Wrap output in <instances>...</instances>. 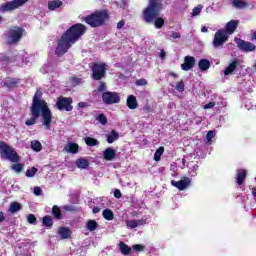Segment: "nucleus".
Segmentation results:
<instances>
[{
	"label": "nucleus",
	"mask_w": 256,
	"mask_h": 256,
	"mask_svg": "<svg viewBox=\"0 0 256 256\" xmlns=\"http://www.w3.org/2000/svg\"><path fill=\"white\" fill-rule=\"evenodd\" d=\"M41 95H43V93L39 90L34 94L30 106V118L25 121V125H27V127L36 125L37 119L42 117L44 129L49 131L51 130V123H53V112H51V108H49L47 101L41 99Z\"/></svg>",
	"instance_id": "obj_1"
},
{
	"label": "nucleus",
	"mask_w": 256,
	"mask_h": 256,
	"mask_svg": "<svg viewBox=\"0 0 256 256\" xmlns=\"http://www.w3.org/2000/svg\"><path fill=\"white\" fill-rule=\"evenodd\" d=\"M87 33L85 24L76 23L70 26L60 37L55 53L58 57H63L76 42Z\"/></svg>",
	"instance_id": "obj_2"
},
{
	"label": "nucleus",
	"mask_w": 256,
	"mask_h": 256,
	"mask_svg": "<svg viewBox=\"0 0 256 256\" xmlns=\"http://www.w3.org/2000/svg\"><path fill=\"white\" fill-rule=\"evenodd\" d=\"M163 9V0H149L148 6L142 12L145 23H154L156 29L165 25V19L159 17Z\"/></svg>",
	"instance_id": "obj_3"
},
{
	"label": "nucleus",
	"mask_w": 256,
	"mask_h": 256,
	"mask_svg": "<svg viewBox=\"0 0 256 256\" xmlns=\"http://www.w3.org/2000/svg\"><path fill=\"white\" fill-rule=\"evenodd\" d=\"M109 17V11L96 10L94 13L84 17L83 21L93 29H97V27H104V25L107 24Z\"/></svg>",
	"instance_id": "obj_4"
},
{
	"label": "nucleus",
	"mask_w": 256,
	"mask_h": 256,
	"mask_svg": "<svg viewBox=\"0 0 256 256\" xmlns=\"http://www.w3.org/2000/svg\"><path fill=\"white\" fill-rule=\"evenodd\" d=\"M0 155L2 159H7L11 161V163H19L21 161V157L15 149L11 148L9 144L4 141H0Z\"/></svg>",
	"instance_id": "obj_5"
},
{
	"label": "nucleus",
	"mask_w": 256,
	"mask_h": 256,
	"mask_svg": "<svg viewBox=\"0 0 256 256\" xmlns=\"http://www.w3.org/2000/svg\"><path fill=\"white\" fill-rule=\"evenodd\" d=\"M92 71L91 78L94 81H101L107 75V64L105 62H94L89 64Z\"/></svg>",
	"instance_id": "obj_6"
},
{
	"label": "nucleus",
	"mask_w": 256,
	"mask_h": 256,
	"mask_svg": "<svg viewBox=\"0 0 256 256\" xmlns=\"http://www.w3.org/2000/svg\"><path fill=\"white\" fill-rule=\"evenodd\" d=\"M25 30L19 26H15L8 31V45H15L21 41Z\"/></svg>",
	"instance_id": "obj_7"
},
{
	"label": "nucleus",
	"mask_w": 256,
	"mask_h": 256,
	"mask_svg": "<svg viewBox=\"0 0 256 256\" xmlns=\"http://www.w3.org/2000/svg\"><path fill=\"white\" fill-rule=\"evenodd\" d=\"M56 107L58 111H73V98L59 96L57 98Z\"/></svg>",
	"instance_id": "obj_8"
},
{
	"label": "nucleus",
	"mask_w": 256,
	"mask_h": 256,
	"mask_svg": "<svg viewBox=\"0 0 256 256\" xmlns=\"http://www.w3.org/2000/svg\"><path fill=\"white\" fill-rule=\"evenodd\" d=\"M29 0H12L9 2H5L1 5L0 10L3 13H7L9 11H15V9H19V7H23L25 3Z\"/></svg>",
	"instance_id": "obj_9"
},
{
	"label": "nucleus",
	"mask_w": 256,
	"mask_h": 256,
	"mask_svg": "<svg viewBox=\"0 0 256 256\" xmlns=\"http://www.w3.org/2000/svg\"><path fill=\"white\" fill-rule=\"evenodd\" d=\"M234 41L240 51H243V53H253V51H256V46L252 42L245 41L241 38H234Z\"/></svg>",
	"instance_id": "obj_10"
},
{
	"label": "nucleus",
	"mask_w": 256,
	"mask_h": 256,
	"mask_svg": "<svg viewBox=\"0 0 256 256\" xmlns=\"http://www.w3.org/2000/svg\"><path fill=\"white\" fill-rule=\"evenodd\" d=\"M102 101L105 105H115L121 101V96L117 92L106 91L102 93Z\"/></svg>",
	"instance_id": "obj_11"
},
{
	"label": "nucleus",
	"mask_w": 256,
	"mask_h": 256,
	"mask_svg": "<svg viewBox=\"0 0 256 256\" xmlns=\"http://www.w3.org/2000/svg\"><path fill=\"white\" fill-rule=\"evenodd\" d=\"M227 39H229V35L225 33V30L223 29L218 30L214 35L213 47H215L216 49L218 47H223V45L227 43Z\"/></svg>",
	"instance_id": "obj_12"
},
{
	"label": "nucleus",
	"mask_w": 256,
	"mask_h": 256,
	"mask_svg": "<svg viewBox=\"0 0 256 256\" xmlns=\"http://www.w3.org/2000/svg\"><path fill=\"white\" fill-rule=\"evenodd\" d=\"M171 185L176 187L179 191H185V189L191 185V179L189 177H184L180 181L171 180Z\"/></svg>",
	"instance_id": "obj_13"
},
{
	"label": "nucleus",
	"mask_w": 256,
	"mask_h": 256,
	"mask_svg": "<svg viewBox=\"0 0 256 256\" xmlns=\"http://www.w3.org/2000/svg\"><path fill=\"white\" fill-rule=\"evenodd\" d=\"M239 20H230L229 22L226 23L225 25V33H227L228 35H233V33H235V31H237V27H239Z\"/></svg>",
	"instance_id": "obj_14"
},
{
	"label": "nucleus",
	"mask_w": 256,
	"mask_h": 256,
	"mask_svg": "<svg viewBox=\"0 0 256 256\" xmlns=\"http://www.w3.org/2000/svg\"><path fill=\"white\" fill-rule=\"evenodd\" d=\"M195 67V57L186 56L184 57V63L181 64L182 71H191Z\"/></svg>",
	"instance_id": "obj_15"
},
{
	"label": "nucleus",
	"mask_w": 256,
	"mask_h": 256,
	"mask_svg": "<svg viewBox=\"0 0 256 256\" xmlns=\"http://www.w3.org/2000/svg\"><path fill=\"white\" fill-rule=\"evenodd\" d=\"M117 157V152L112 147H108L103 151L104 161H113Z\"/></svg>",
	"instance_id": "obj_16"
},
{
	"label": "nucleus",
	"mask_w": 256,
	"mask_h": 256,
	"mask_svg": "<svg viewBox=\"0 0 256 256\" xmlns=\"http://www.w3.org/2000/svg\"><path fill=\"white\" fill-rule=\"evenodd\" d=\"M245 179H247V170L245 169H238L236 171V183L237 185L241 186L245 183Z\"/></svg>",
	"instance_id": "obj_17"
},
{
	"label": "nucleus",
	"mask_w": 256,
	"mask_h": 256,
	"mask_svg": "<svg viewBox=\"0 0 256 256\" xmlns=\"http://www.w3.org/2000/svg\"><path fill=\"white\" fill-rule=\"evenodd\" d=\"M19 83H21V79L19 78H8L4 81L3 86L6 87V89H15L18 87Z\"/></svg>",
	"instance_id": "obj_18"
},
{
	"label": "nucleus",
	"mask_w": 256,
	"mask_h": 256,
	"mask_svg": "<svg viewBox=\"0 0 256 256\" xmlns=\"http://www.w3.org/2000/svg\"><path fill=\"white\" fill-rule=\"evenodd\" d=\"M237 67H239V60L238 59H234L229 65L228 67L224 70V75H232L233 71L237 70Z\"/></svg>",
	"instance_id": "obj_19"
},
{
	"label": "nucleus",
	"mask_w": 256,
	"mask_h": 256,
	"mask_svg": "<svg viewBox=\"0 0 256 256\" xmlns=\"http://www.w3.org/2000/svg\"><path fill=\"white\" fill-rule=\"evenodd\" d=\"M126 105L130 109H137V107H139L137 97H135V95H129L126 100Z\"/></svg>",
	"instance_id": "obj_20"
},
{
	"label": "nucleus",
	"mask_w": 256,
	"mask_h": 256,
	"mask_svg": "<svg viewBox=\"0 0 256 256\" xmlns=\"http://www.w3.org/2000/svg\"><path fill=\"white\" fill-rule=\"evenodd\" d=\"M73 232H71V229L68 227L61 226L58 229V234L60 235L61 239H71V235Z\"/></svg>",
	"instance_id": "obj_21"
},
{
	"label": "nucleus",
	"mask_w": 256,
	"mask_h": 256,
	"mask_svg": "<svg viewBox=\"0 0 256 256\" xmlns=\"http://www.w3.org/2000/svg\"><path fill=\"white\" fill-rule=\"evenodd\" d=\"M89 160H87L86 158H78L76 160V167H78V169H89Z\"/></svg>",
	"instance_id": "obj_22"
},
{
	"label": "nucleus",
	"mask_w": 256,
	"mask_h": 256,
	"mask_svg": "<svg viewBox=\"0 0 256 256\" xmlns=\"http://www.w3.org/2000/svg\"><path fill=\"white\" fill-rule=\"evenodd\" d=\"M63 7V2L61 0H52L48 2L49 11H55V9H59Z\"/></svg>",
	"instance_id": "obj_23"
},
{
	"label": "nucleus",
	"mask_w": 256,
	"mask_h": 256,
	"mask_svg": "<svg viewBox=\"0 0 256 256\" xmlns=\"http://www.w3.org/2000/svg\"><path fill=\"white\" fill-rule=\"evenodd\" d=\"M200 71H208L211 68V62L207 59H200L198 62Z\"/></svg>",
	"instance_id": "obj_24"
},
{
	"label": "nucleus",
	"mask_w": 256,
	"mask_h": 256,
	"mask_svg": "<svg viewBox=\"0 0 256 256\" xmlns=\"http://www.w3.org/2000/svg\"><path fill=\"white\" fill-rule=\"evenodd\" d=\"M52 215L54 219H56V221H61V219H63V213L61 212V208H59V206L57 205H54L52 207Z\"/></svg>",
	"instance_id": "obj_25"
},
{
	"label": "nucleus",
	"mask_w": 256,
	"mask_h": 256,
	"mask_svg": "<svg viewBox=\"0 0 256 256\" xmlns=\"http://www.w3.org/2000/svg\"><path fill=\"white\" fill-rule=\"evenodd\" d=\"M107 143H115L119 139V132L112 130L108 135H106Z\"/></svg>",
	"instance_id": "obj_26"
},
{
	"label": "nucleus",
	"mask_w": 256,
	"mask_h": 256,
	"mask_svg": "<svg viewBox=\"0 0 256 256\" xmlns=\"http://www.w3.org/2000/svg\"><path fill=\"white\" fill-rule=\"evenodd\" d=\"M139 225H143V220H127L126 221V227H128V229H137Z\"/></svg>",
	"instance_id": "obj_27"
},
{
	"label": "nucleus",
	"mask_w": 256,
	"mask_h": 256,
	"mask_svg": "<svg viewBox=\"0 0 256 256\" xmlns=\"http://www.w3.org/2000/svg\"><path fill=\"white\" fill-rule=\"evenodd\" d=\"M42 223L47 229H53V217L46 215L42 218Z\"/></svg>",
	"instance_id": "obj_28"
},
{
	"label": "nucleus",
	"mask_w": 256,
	"mask_h": 256,
	"mask_svg": "<svg viewBox=\"0 0 256 256\" xmlns=\"http://www.w3.org/2000/svg\"><path fill=\"white\" fill-rule=\"evenodd\" d=\"M86 229L90 232L96 231V229H99V224L95 220H88L86 223Z\"/></svg>",
	"instance_id": "obj_29"
},
{
	"label": "nucleus",
	"mask_w": 256,
	"mask_h": 256,
	"mask_svg": "<svg viewBox=\"0 0 256 256\" xmlns=\"http://www.w3.org/2000/svg\"><path fill=\"white\" fill-rule=\"evenodd\" d=\"M22 206L19 202H12L9 206V213L15 214L17 211H21Z\"/></svg>",
	"instance_id": "obj_30"
},
{
	"label": "nucleus",
	"mask_w": 256,
	"mask_h": 256,
	"mask_svg": "<svg viewBox=\"0 0 256 256\" xmlns=\"http://www.w3.org/2000/svg\"><path fill=\"white\" fill-rule=\"evenodd\" d=\"M232 6L235 7V9H245L249 4L243 0H233Z\"/></svg>",
	"instance_id": "obj_31"
},
{
	"label": "nucleus",
	"mask_w": 256,
	"mask_h": 256,
	"mask_svg": "<svg viewBox=\"0 0 256 256\" xmlns=\"http://www.w3.org/2000/svg\"><path fill=\"white\" fill-rule=\"evenodd\" d=\"M102 215L106 221H113L115 219V214H113V210L111 209L103 210Z\"/></svg>",
	"instance_id": "obj_32"
},
{
	"label": "nucleus",
	"mask_w": 256,
	"mask_h": 256,
	"mask_svg": "<svg viewBox=\"0 0 256 256\" xmlns=\"http://www.w3.org/2000/svg\"><path fill=\"white\" fill-rule=\"evenodd\" d=\"M66 151L74 155L75 153H79V144L71 142L70 144H68V147H66Z\"/></svg>",
	"instance_id": "obj_33"
},
{
	"label": "nucleus",
	"mask_w": 256,
	"mask_h": 256,
	"mask_svg": "<svg viewBox=\"0 0 256 256\" xmlns=\"http://www.w3.org/2000/svg\"><path fill=\"white\" fill-rule=\"evenodd\" d=\"M119 247L122 255H131V247L125 244V242H120Z\"/></svg>",
	"instance_id": "obj_34"
},
{
	"label": "nucleus",
	"mask_w": 256,
	"mask_h": 256,
	"mask_svg": "<svg viewBox=\"0 0 256 256\" xmlns=\"http://www.w3.org/2000/svg\"><path fill=\"white\" fill-rule=\"evenodd\" d=\"M31 149L36 153H39V151L43 149V145L41 144V142H39V140H33L31 141Z\"/></svg>",
	"instance_id": "obj_35"
},
{
	"label": "nucleus",
	"mask_w": 256,
	"mask_h": 256,
	"mask_svg": "<svg viewBox=\"0 0 256 256\" xmlns=\"http://www.w3.org/2000/svg\"><path fill=\"white\" fill-rule=\"evenodd\" d=\"M165 153V147L160 146L154 153V161H161V156Z\"/></svg>",
	"instance_id": "obj_36"
},
{
	"label": "nucleus",
	"mask_w": 256,
	"mask_h": 256,
	"mask_svg": "<svg viewBox=\"0 0 256 256\" xmlns=\"http://www.w3.org/2000/svg\"><path fill=\"white\" fill-rule=\"evenodd\" d=\"M85 143L88 147H95V146L99 145V140H97L95 138H91V137H86Z\"/></svg>",
	"instance_id": "obj_37"
},
{
	"label": "nucleus",
	"mask_w": 256,
	"mask_h": 256,
	"mask_svg": "<svg viewBox=\"0 0 256 256\" xmlns=\"http://www.w3.org/2000/svg\"><path fill=\"white\" fill-rule=\"evenodd\" d=\"M15 164H12L11 169L12 171H15L16 173H21L23 171V168L25 167V164L14 162Z\"/></svg>",
	"instance_id": "obj_38"
},
{
	"label": "nucleus",
	"mask_w": 256,
	"mask_h": 256,
	"mask_svg": "<svg viewBox=\"0 0 256 256\" xmlns=\"http://www.w3.org/2000/svg\"><path fill=\"white\" fill-rule=\"evenodd\" d=\"M176 91L179 93H183V91H185V82L183 80L176 83Z\"/></svg>",
	"instance_id": "obj_39"
},
{
	"label": "nucleus",
	"mask_w": 256,
	"mask_h": 256,
	"mask_svg": "<svg viewBox=\"0 0 256 256\" xmlns=\"http://www.w3.org/2000/svg\"><path fill=\"white\" fill-rule=\"evenodd\" d=\"M149 82L147 81V79L142 78V79H138L135 82V85H137V87H145L146 85H148Z\"/></svg>",
	"instance_id": "obj_40"
},
{
	"label": "nucleus",
	"mask_w": 256,
	"mask_h": 256,
	"mask_svg": "<svg viewBox=\"0 0 256 256\" xmlns=\"http://www.w3.org/2000/svg\"><path fill=\"white\" fill-rule=\"evenodd\" d=\"M37 168L36 167H32L31 169H28L26 171V177H35L36 173H37Z\"/></svg>",
	"instance_id": "obj_41"
},
{
	"label": "nucleus",
	"mask_w": 256,
	"mask_h": 256,
	"mask_svg": "<svg viewBox=\"0 0 256 256\" xmlns=\"http://www.w3.org/2000/svg\"><path fill=\"white\" fill-rule=\"evenodd\" d=\"M97 120L101 125H107V116H105V114H99Z\"/></svg>",
	"instance_id": "obj_42"
},
{
	"label": "nucleus",
	"mask_w": 256,
	"mask_h": 256,
	"mask_svg": "<svg viewBox=\"0 0 256 256\" xmlns=\"http://www.w3.org/2000/svg\"><path fill=\"white\" fill-rule=\"evenodd\" d=\"M27 221L30 223V225H35V223H37V217H35L34 214H29L27 216Z\"/></svg>",
	"instance_id": "obj_43"
},
{
	"label": "nucleus",
	"mask_w": 256,
	"mask_h": 256,
	"mask_svg": "<svg viewBox=\"0 0 256 256\" xmlns=\"http://www.w3.org/2000/svg\"><path fill=\"white\" fill-rule=\"evenodd\" d=\"M203 9V6L202 5H198L197 7H195L193 10H192V15L193 17H196V15H199L201 13Z\"/></svg>",
	"instance_id": "obj_44"
},
{
	"label": "nucleus",
	"mask_w": 256,
	"mask_h": 256,
	"mask_svg": "<svg viewBox=\"0 0 256 256\" xmlns=\"http://www.w3.org/2000/svg\"><path fill=\"white\" fill-rule=\"evenodd\" d=\"M98 91H99V93H103V92L107 91V84H105V82L101 81L100 85L98 87Z\"/></svg>",
	"instance_id": "obj_45"
},
{
	"label": "nucleus",
	"mask_w": 256,
	"mask_h": 256,
	"mask_svg": "<svg viewBox=\"0 0 256 256\" xmlns=\"http://www.w3.org/2000/svg\"><path fill=\"white\" fill-rule=\"evenodd\" d=\"M213 137H215V131H208L207 135H206V139L207 141H211L213 139Z\"/></svg>",
	"instance_id": "obj_46"
},
{
	"label": "nucleus",
	"mask_w": 256,
	"mask_h": 256,
	"mask_svg": "<svg viewBox=\"0 0 256 256\" xmlns=\"http://www.w3.org/2000/svg\"><path fill=\"white\" fill-rule=\"evenodd\" d=\"M43 193V190L41 189V187L36 186L34 187V195H36V197H39V195H41Z\"/></svg>",
	"instance_id": "obj_47"
},
{
	"label": "nucleus",
	"mask_w": 256,
	"mask_h": 256,
	"mask_svg": "<svg viewBox=\"0 0 256 256\" xmlns=\"http://www.w3.org/2000/svg\"><path fill=\"white\" fill-rule=\"evenodd\" d=\"M134 251H143V249H145V246L141 245V244H135L133 246Z\"/></svg>",
	"instance_id": "obj_48"
},
{
	"label": "nucleus",
	"mask_w": 256,
	"mask_h": 256,
	"mask_svg": "<svg viewBox=\"0 0 256 256\" xmlns=\"http://www.w3.org/2000/svg\"><path fill=\"white\" fill-rule=\"evenodd\" d=\"M122 196H123V195L121 194V190L116 189V190L114 191V197H115L116 199H121Z\"/></svg>",
	"instance_id": "obj_49"
},
{
	"label": "nucleus",
	"mask_w": 256,
	"mask_h": 256,
	"mask_svg": "<svg viewBox=\"0 0 256 256\" xmlns=\"http://www.w3.org/2000/svg\"><path fill=\"white\" fill-rule=\"evenodd\" d=\"M171 37H172V39H181V33H179V32H172Z\"/></svg>",
	"instance_id": "obj_50"
},
{
	"label": "nucleus",
	"mask_w": 256,
	"mask_h": 256,
	"mask_svg": "<svg viewBox=\"0 0 256 256\" xmlns=\"http://www.w3.org/2000/svg\"><path fill=\"white\" fill-rule=\"evenodd\" d=\"M123 27H125V20H120L117 23V29H123Z\"/></svg>",
	"instance_id": "obj_51"
},
{
	"label": "nucleus",
	"mask_w": 256,
	"mask_h": 256,
	"mask_svg": "<svg viewBox=\"0 0 256 256\" xmlns=\"http://www.w3.org/2000/svg\"><path fill=\"white\" fill-rule=\"evenodd\" d=\"M213 107H215V103H214V102H210V103H208V104H206V105L204 106V109H211V108H213Z\"/></svg>",
	"instance_id": "obj_52"
},
{
	"label": "nucleus",
	"mask_w": 256,
	"mask_h": 256,
	"mask_svg": "<svg viewBox=\"0 0 256 256\" xmlns=\"http://www.w3.org/2000/svg\"><path fill=\"white\" fill-rule=\"evenodd\" d=\"M160 57H161V59H166V58H167V54L165 53V50H164V49H162V50L160 51Z\"/></svg>",
	"instance_id": "obj_53"
},
{
	"label": "nucleus",
	"mask_w": 256,
	"mask_h": 256,
	"mask_svg": "<svg viewBox=\"0 0 256 256\" xmlns=\"http://www.w3.org/2000/svg\"><path fill=\"white\" fill-rule=\"evenodd\" d=\"M65 211H75L76 208L73 206H64Z\"/></svg>",
	"instance_id": "obj_54"
},
{
	"label": "nucleus",
	"mask_w": 256,
	"mask_h": 256,
	"mask_svg": "<svg viewBox=\"0 0 256 256\" xmlns=\"http://www.w3.org/2000/svg\"><path fill=\"white\" fill-rule=\"evenodd\" d=\"M10 59L11 58L9 56H6V55L1 56V60L4 61L5 63L9 62Z\"/></svg>",
	"instance_id": "obj_55"
},
{
	"label": "nucleus",
	"mask_w": 256,
	"mask_h": 256,
	"mask_svg": "<svg viewBox=\"0 0 256 256\" xmlns=\"http://www.w3.org/2000/svg\"><path fill=\"white\" fill-rule=\"evenodd\" d=\"M78 107H80L81 109L87 107V102H79Z\"/></svg>",
	"instance_id": "obj_56"
},
{
	"label": "nucleus",
	"mask_w": 256,
	"mask_h": 256,
	"mask_svg": "<svg viewBox=\"0 0 256 256\" xmlns=\"http://www.w3.org/2000/svg\"><path fill=\"white\" fill-rule=\"evenodd\" d=\"M5 221V213L0 212V223H3Z\"/></svg>",
	"instance_id": "obj_57"
},
{
	"label": "nucleus",
	"mask_w": 256,
	"mask_h": 256,
	"mask_svg": "<svg viewBox=\"0 0 256 256\" xmlns=\"http://www.w3.org/2000/svg\"><path fill=\"white\" fill-rule=\"evenodd\" d=\"M100 211H101V208H99V207L93 208V213H99Z\"/></svg>",
	"instance_id": "obj_58"
},
{
	"label": "nucleus",
	"mask_w": 256,
	"mask_h": 256,
	"mask_svg": "<svg viewBox=\"0 0 256 256\" xmlns=\"http://www.w3.org/2000/svg\"><path fill=\"white\" fill-rule=\"evenodd\" d=\"M144 110L149 113L151 111V106L147 105L144 107Z\"/></svg>",
	"instance_id": "obj_59"
},
{
	"label": "nucleus",
	"mask_w": 256,
	"mask_h": 256,
	"mask_svg": "<svg viewBox=\"0 0 256 256\" xmlns=\"http://www.w3.org/2000/svg\"><path fill=\"white\" fill-rule=\"evenodd\" d=\"M209 30L207 29V27H205V26H203L202 28H201V32L202 33H207Z\"/></svg>",
	"instance_id": "obj_60"
},
{
	"label": "nucleus",
	"mask_w": 256,
	"mask_h": 256,
	"mask_svg": "<svg viewBox=\"0 0 256 256\" xmlns=\"http://www.w3.org/2000/svg\"><path fill=\"white\" fill-rule=\"evenodd\" d=\"M170 75H171V77H174V78L178 77V75L175 72H172Z\"/></svg>",
	"instance_id": "obj_61"
},
{
	"label": "nucleus",
	"mask_w": 256,
	"mask_h": 256,
	"mask_svg": "<svg viewBox=\"0 0 256 256\" xmlns=\"http://www.w3.org/2000/svg\"><path fill=\"white\" fill-rule=\"evenodd\" d=\"M254 41H256V31L252 34Z\"/></svg>",
	"instance_id": "obj_62"
},
{
	"label": "nucleus",
	"mask_w": 256,
	"mask_h": 256,
	"mask_svg": "<svg viewBox=\"0 0 256 256\" xmlns=\"http://www.w3.org/2000/svg\"><path fill=\"white\" fill-rule=\"evenodd\" d=\"M0 21H1V17H0Z\"/></svg>",
	"instance_id": "obj_63"
}]
</instances>
